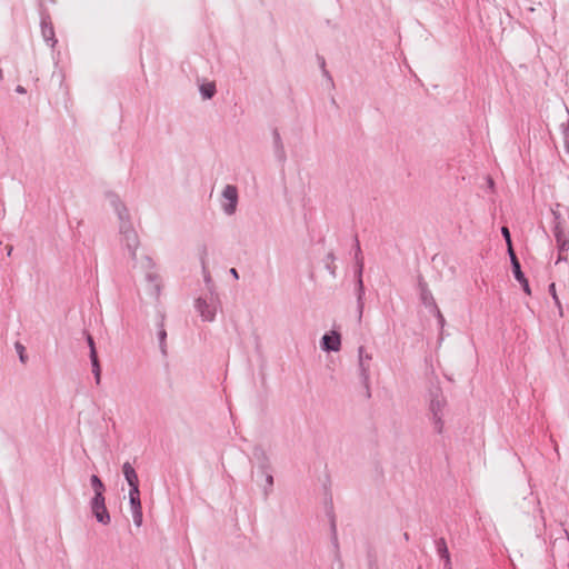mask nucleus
<instances>
[{"instance_id": "f257e3e1", "label": "nucleus", "mask_w": 569, "mask_h": 569, "mask_svg": "<svg viewBox=\"0 0 569 569\" xmlns=\"http://www.w3.org/2000/svg\"><path fill=\"white\" fill-rule=\"evenodd\" d=\"M253 459L258 468L257 483L262 488L263 498L267 499L273 490V475L270 460L261 447L254 448Z\"/></svg>"}, {"instance_id": "f03ea898", "label": "nucleus", "mask_w": 569, "mask_h": 569, "mask_svg": "<svg viewBox=\"0 0 569 569\" xmlns=\"http://www.w3.org/2000/svg\"><path fill=\"white\" fill-rule=\"evenodd\" d=\"M116 209L118 212V217L121 221V223H120L121 241L124 243L131 259L134 260L136 259V250L139 247L138 234L129 222V216H128V211H127L126 207L122 204H119L116 207Z\"/></svg>"}, {"instance_id": "7ed1b4c3", "label": "nucleus", "mask_w": 569, "mask_h": 569, "mask_svg": "<svg viewBox=\"0 0 569 569\" xmlns=\"http://www.w3.org/2000/svg\"><path fill=\"white\" fill-rule=\"evenodd\" d=\"M447 408V400L442 395L440 388H433L429 392V412L436 432L442 433L445 428V412Z\"/></svg>"}, {"instance_id": "20e7f679", "label": "nucleus", "mask_w": 569, "mask_h": 569, "mask_svg": "<svg viewBox=\"0 0 569 569\" xmlns=\"http://www.w3.org/2000/svg\"><path fill=\"white\" fill-rule=\"evenodd\" d=\"M551 229L552 234H563L569 232V208L556 203L551 209Z\"/></svg>"}, {"instance_id": "39448f33", "label": "nucleus", "mask_w": 569, "mask_h": 569, "mask_svg": "<svg viewBox=\"0 0 569 569\" xmlns=\"http://www.w3.org/2000/svg\"><path fill=\"white\" fill-rule=\"evenodd\" d=\"M238 203V190L234 186L227 184L222 191L221 206L227 214H233Z\"/></svg>"}, {"instance_id": "423d86ee", "label": "nucleus", "mask_w": 569, "mask_h": 569, "mask_svg": "<svg viewBox=\"0 0 569 569\" xmlns=\"http://www.w3.org/2000/svg\"><path fill=\"white\" fill-rule=\"evenodd\" d=\"M91 510L98 522L108 525L110 522V515L106 507L104 496L93 497L91 500Z\"/></svg>"}, {"instance_id": "0eeeda50", "label": "nucleus", "mask_w": 569, "mask_h": 569, "mask_svg": "<svg viewBox=\"0 0 569 569\" xmlns=\"http://www.w3.org/2000/svg\"><path fill=\"white\" fill-rule=\"evenodd\" d=\"M196 309L203 321H212L216 316L217 305L212 298H210V301L198 298L196 300Z\"/></svg>"}, {"instance_id": "6e6552de", "label": "nucleus", "mask_w": 569, "mask_h": 569, "mask_svg": "<svg viewBox=\"0 0 569 569\" xmlns=\"http://www.w3.org/2000/svg\"><path fill=\"white\" fill-rule=\"evenodd\" d=\"M372 357L370 353L366 352L363 346L358 348V361H359V372L360 377L365 383H368L370 377V361Z\"/></svg>"}, {"instance_id": "1a4fd4ad", "label": "nucleus", "mask_w": 569, "mask_h": 569, "mask_svg": "<svg viewBox=\"0 0 569 569\" xmlns=\"http://www.w3.org/2000/svg\"><path fill=\"white\" fill-rule=\"evenodd\" d=\"M510 260H511V266H512V271H513L515 278L517 279V281H519L523 291L527 295H530L531 291H530L529 282H528L527 278L525 277L523 272L521 271L520 263L511 248H510Z\"/></svg>"}, {"instance_id": "9d476101", "label": "nucleus", "mask_w": 569, "mask_h": 569, "mask_svg": "<svg viewBox=\"0 0 569 569\" xmlns=\"http://www.w3.org/2000/svg\"><path fill=\"white\" fill-rule=\"evenodd\" d=\"M341 347V337L337 331L323 335L321 348L325 351H339Z\"/></svg>"}, {"instance_id": "9b49d317", "label": "nucleus", "mask_w": 569, "mask_h": 569, "mask_svg": "<svg viewBox=\"0 0 569 569\" xmlns=\"http://www.w3.org/2000/svg\"><path fill=\"white\" fill-rule=\"evenodd\" d=\"M357 284H356V296H357V311H358V321L360 322L363 315L365 309V286L362 281V276L357 274Z\"/></svg>"}, {"instance_id": "f8f14e48", "label": "nucleus", "mask_w": 569, "mask_h": 569, "mask_svg": "<svg viewBox=\"0 0 569 569\" xmlns=\"http://www.w3.org/2000/svg\"><path fill=\"white\" fill-rule=\"evenodd\" d=\"M41 33L47 43H49L51 47H54L57 40L54 38V30L52 23L43 18L41 20Z\"/></svg>"}, {"instance_id": "ddd939ff", "label": "nucleus", "mask_w": 569, "mask_h": 569, "mask_svg": "<svg viewBox=\"0 0 569 569\" xmlns=\"http://www.w3.org/2000/svg\"><path fill=\"white\" fill-rule=\"evenodd\" d=\"M123 476L130 488L139 487V479L134 468L130 462H124L122 466Z\"/></svg>"}, {"instance_id": "4468645a", "label": "nucleus", "mask_w": 569, "mask_h": 569, "mask_svg": "<svg viewBox=\"0 0 569 569\" xmlns=\"http://www.w3.org/2000/svg\"><path fill=\"white\" fill-rule=\"evenodd\" d=\"M272 138H273V147H274V154H276V158H277L280 162H284V160H286L284 147H283V143H282V140H281L280 133L278 132V130H277V129H274V130L272 131Z\"/></svg>"}, {"instance_id": "2eb2a0df", "label": "nucleus", "mask_w": 569, "mask_h": 569, "mask_svg": "<svg viewBox=\"0 0 569 569\" xmlns=\"http://www.w3.org/2000/svg\"><path fill=\"white\" fill-rule=\"evenodd\" d=\"M557 244L558 252H566L569 251V232L563 234H556L553 236Z\"/></svg>"}, {"instance_id": "dca6fc26", "label": "nucleus", "mask_w": 569, "mask_h": 569, "mask_svg": "<svg viewBox=\"0 0 569 569\" xmlns=\"http://www.w3.org/2000/svg\"><path fill=\"white\" fill-rule=\"evenodd\" d=\"M436 546H437V551H438L440 558L445 559L446 566H449L450 565V555H449V550H448L445 539L440 538L439 540H437Z\"/></svg>"}, {"instance_id": "f3484780", "label": "nucleus", "mask_w": 569, "mask_h": 569, "mask_svg": "<svg viewBox=\"0 0 569 569\" xmlns=\"http://www.w3.org/2000/svg\"><path fill=\"white\" fill-rule=\"evenodd\" d=\"M355 261H356V276H362L363 272V258L361 257V248L358 239H356V252H355Z\"/></svg>"}, {"instance_id": "a211bd4d", "label": "nucleus", "mask_w": 569, "mask_h": 569, "mask_svg": "<svg viewBox=\"0 0 569 569\" xmlns=\"http://www.w3.org/2000/svg\"><path fill=\"white\" fill-rule=\"evenodd\" d=\"M90 483H91V487L94 491V497H98V493H100V496H103V492H104V485L103 482L101 481V479L97 476V475H92L90 477Z\"/></svg>"}, {"instance_id": "6ab92c4d", "label": "nucleus", "mask_w": 569, "mask_h": 569, "mask_svg": "<svg viewBox=\"0 0 569 569\" xmlns=\"http://www.w3.org/2000/svg\"><path fill=\"white\" fill-rule=\"evenodd\" d=\"M200 92L203 99H211L216 93V84L213 82L202 83Z\"/></svg>"}, {"instance_id": "aec40b11", "label": "nucleus", "mask_w": 569, "mask_h": 569, "mask_svg": "<svg viewBox=\"0 0 569 569\" xmlns=\"http://www.w3.org/2000/svg\"><path fill=\"white\" fill-rule=\"evenodd\" d=\"M92 373L94 376V380L97 385L101 382V367L98 359V356L90 357Z\"/></svg>"}, {"instance_id": "412c9836", "label": "nucleus", "mask_w": 569, "mask_h": 569, "mask_svg": "<svg viewBox=\"0 0 569 569\" xmlns=\"http://www.w3.org/2000/svg\"><path fill=\"white\" fill-rule=\"evenodd\" d=\"M129 500H130L131 509L141 507L139 487L130 488Z\"/></svg>"}, {"instance_id": "4be33fe9", "label": "nucleus", "mask_w": 569, "mask_h": 569, "mask_svg": "<svg viewBox=\"0 0 569 569\" xmlns=\"http://www.w3.org/2000/svg\"><path fill=\"white\" fill-rule=\"evenodd\" d=\"M335 260H336V257L333 254V252H329L326 257V269L328 270V272L333 277L336 278L337 276V267L335 264Z\"/></svg>"}, {"instance_id": "5701e85b", "label": "nucleus", "mask_w": 569, "mask_h": 569, "mask_svg": "<svg viewBox=\"0 0 569 569\" xmlns=\"http://www.w3.org/2000/svg\"><path fill=\"white\" fill-rule=\"evenodd\" d=\"M159 342H160V349L163 355L167 353L166 350V338H167V331L164 329L163 322L160 323V328L158 331Z\"/></svg>"}, {"instance_id": "b1692460", "label": "nucleus", "mask_w": 569, "mask_h": 569, "mask_svg": "<svg viewBox=\"0 0 569 569\" xmlns=\"http://www.w3.org/2000/svg\"><path fill=\"white\" fill-rule=\"evenodd\" d=\"M131 511H132V519H133L134 525L137 527H140L143 521L142 507L133 508V509H131Z\"/></svg>"}, {"instance_id": "393cba45", "label": "nucleus", "mask_w": 569, "mask_h": 569, "mask_svg": "<svg viewBox=\"0 0 569 569\" xmlns=\"http://www.w3.org/2000/svg\"><path fill=\"white\" fill-rule=\"evenodd\" d=\"M548 290L555 301V305L558 307L559 311L561 312L562 308H561V303H560V300H559L557 291H556V284L553 282L550 283Z\"/></svg>"}, {"instance_id": "a878e982", "label": "nucleus", "mask_w": 569, "mask_h": 569, "mask_svg": "<svg viewBox=\"0 0 569 569\" xmlns=\"http://www.w3.org/2000/svg\"><path fill=\"white\" fill-rule=\"evenodd\" d=\"M87 343L90 349V357L98 356L97 350H96L94 340L90 333H87Z\"/></svg>"}, {"instance_id": "bb28decb", "label": "nucleus", "mask_w": 569, "mask_h": 569, "mask_svg": "<svg viewBox=\"0 0 569 569\" xmlns=\"http://www.w3.org/2000/svg\"><path fill=\"white\" fill-rule=\"evenodd\" d=\"M432 308L435 309L438 325L440 326V328H443L445 318H443L442 313L440 312V310L438 309V307L436 306L435 300H432Z\"/></svg>"}, {"instance_id": "cd10ccee", "label": "nucleus", "mask_w": 569, "mask_h": 569, "mask_svg": "<svg viewBox=\"0 0 569 569\" xmlns=\"http://www.w3.org/2000/svg\"><path fill=\"white\" fill-rule=\"evenodd\" d=\"M501 233H502L503 238L506 239V241L508 243V251L510 252V248L512 249V247H511V239H510L509 229L507 227H502L501 228Z\"/></svg>"}, {"instance_id": "c85d7f7f", "label": "nucleus", "mask_w": 569, "mask_h": 569, "mask_svg": "<svg viewBox=\"0 0 569 569\" xmlns=\"http://www.w3.org/2000/svg\"><path fill=\"white\" fill-rule=\"evenodd\" d=\"M16 348H17V351H18V353H19L20 361H21L22 363H24V362H26V360H27V358H26V356H24V347H23L21 343L17 342V343H16Z\"/></svg>"}, {"instance_id": "c756f323", "label": "nucleus", "mask_w": 569, "mask_h": 569, "mask_svg": "<svg viewBox=\"0 0 569 569\" xmlns=\"http://www.w3.org/2000/svg\"><path fill=\"white\" fill-rule=\"evenodd\" d=\"M331 530H332V542H333L335 547L338 548V538H337L335 522L331 523Z\"/></svg>"}, {"instance_id": "7c9ffc66", "label": "nucleus", "mask_w": 569, "mask_h": 569, "mask_svg": "<svg viewBox=\"0 0 569 569\" xmlns=\"http://www.w3.org/2000/svg\"><path fill=\"white\" fill-rule=\"evenodd\" d=\"M567 260H568V256L566 252H558V258H557L556 263H560V262L567 261Z\"/></svg>"}, {"instance_id": "2f4dec72", "label": "nucleus", "mask_w": 569, "mask_h": 569, "mask_svg": "<svg viewBox=\"0 0 569 569\" xmlns=\"http://www.w3.org/2000/svg\"><path fill=\"white\" fill-rule=\"evenodd\" d=\"M422 299L425 305H430L432 307V296L431 295H422Z\"/></svg>"}, {"instance_id": "473e14b6", "label": "nucleus", "mask_w": 569, "mask_h": 569, "mask_svg": "<svg viewBox=\"0 0 569 569\" xmlns=\"http://www.w3.org/2000/svg\"><path fill=\"white\" fill-rule=\"evenodd\" d=\"M16 92H18V93H20V94H24L27 91H26L24 87H22V86H18V87L16 88Z\"/></svg>"}, {"instance_id": "72a5a7b5", "label": "nucleus", "mask_w": 569, "mask_h": 569, "mask_svg": "<svg viewBox=\"0 0 569 569\" xmlns=\"http://www.w3.org/2000/svg\"><path fill=\"white\" fill-rule=\"evenodd\" d=\"M230 273H231L236 279H238V277H239V276H238L237 269L231 268V269H230Z\"/></svg>"}, {"instance_id": "f704fd0d", "label": "nucleus", "mask_w": 569, "mask_h": 569, "mask_svg": "<svg viewBox=\"0 0 569 569\" xmlns=\"http://www.w3.org/2000/svg\"><path fill=\"white\" fill-rule=\"evenodd\" d=\"M321 66H322V68H325V59L323 58H321ZM323 72L326 76H328V71L326 69H323Z\"/></svg>"}, {"instance_id": "c9c22d12", "label": "nucleus", "mask_w": 569, "mask_h": 569, "mask_svg": "<svg viewBox=\"0 0 569 569\" xmlns=\"http://www.w3.org/2000/svg\"><path fill=\"white\" fill-rule=\"evenodd\" d=\"M488 186L492 187L493 186V181L491 178L488 179Z\"/></svg>"}, {"instance_id": "e433bc0d", "label": "nucleus", "mask_w": 569, "mask_h": 569, "mask_svg": "<svg viewBox=\"0 0 569 569\" xmlns=\"http://www.w3.org/2000/svg\"><path fill=\"white\" fill-rule=\"evenodd\" d=\"M11 251H12V247H9V248L7 249L8 256H10V254H11Z\"/></svg>"}, {"instance_id": "4c0bfd02", "label": "nucleus", "mask_w": 569, "mask_h": 569, "mask_svg": "<svg viewBox=\"0 0 569 569\" xmlns=\"http://www.w3.org/2000/svg\"><path fill=\"white\" fill-rule=\"evenodd\" d=\"M2 79H3V71H2V69H0V80H2Z\"/></svg>"}, {"instance_id": "58836bf2", "label": "nucleus", "mask_w": 569, "mask_h": 569, "mask_svg": "<svg viewBox=\"0 0 569 569\" xmlns=\"http://www.w3.org/2000/svg\"><path fill=\"white\" fill-rule=\"evenodd\" d=\"M202 269H203V272H206V266H204V261L202 260Z\"/></svg>"}]
</instances>
